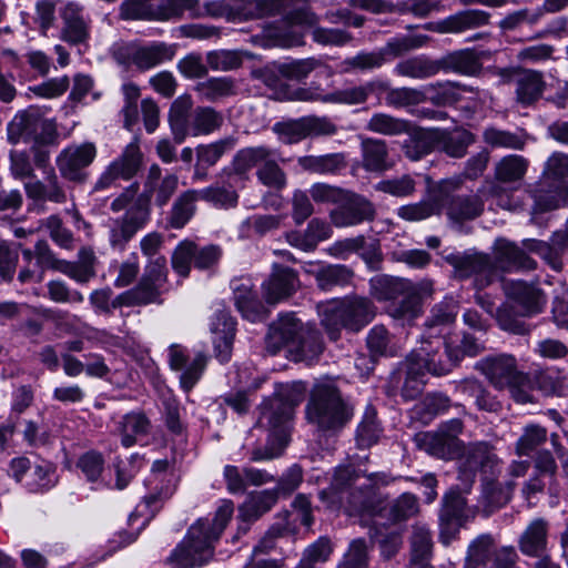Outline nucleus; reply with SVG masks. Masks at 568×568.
Wrapping results in <instances>:
<instances>
[{
    "label": "nucleus",
    "mask_w": 568,
    "mask_h": 568,
    "mask_svg": "<svg viewBox=\"0 0 568 568\" xmlns=\"http://www.w3.org/2000/svg\"><path fill=\"white\" fill-rule=\"evenodd\" d=\"M179 187V176L175 173L163 175L159 164L153 163L148 169L142 181V191L134 182L111 202L110 209L114 213L125 210L119 217L110 219L108 223V239L113 248L124 250L125 245L142 230L150 220L151 204L158 207L165 206Z\"/></svg>",
    "instance_id": "1"
},
{
    "label": "nucleus",
    "mask_w": 568,
    "mask_h": 568,
    "mask_svg": "<svg viewBox=\"0 0 568 568\" xmlns=\"http://www.w3.org/2000/svg\"><path fill=\"white\" fill-rule=\"evenodd\" d=\"M388 483L384 473L365 474L353 465H342L335 468L329 488L322 490L320 498L339 504L349 515H374L384 501L379 487Z\"/></svg>",
    "instance_id": "2"
},
{
    "label": "nucleus",
    "mask_w": 568,
    "mask_h": 568,
    "mask_svg": "<svg viewBox=\"0 0 568 568\" xmlns=\"http://www.w3.org/2000/svg\"><path fill=\"white\" fill-rule=\"evenodd\" d=\"M303 386L301 383L280 385L273 397L261 407L258 424L276 433L278 448L266 446L252 452L251 460L262 462L278 457L286 446L285 425L293 416L294 408L302 402Z\"/></svg>",
    "instance_id": "3"
},
{
    "label": "nucleus",
    "mask_w": 568,
    "mask_h": 568,
    "mask_svg": "<svg viewBox=\"0 0 568 568\" xmlns=\"http://www.w3.org/2000/svg\"><path fill=\"white\" fill-rule=\"evenodd\" d=\"M234 511L231 500H224L217 508L212 521L199 519L187 531L183 546L179 550L181 561L190 567L202 566L213 556V544L220 538Z\"/></svg>",
    "instance_id": "4"
},
{
    "label": "nucleus",
    "mask_w": 568,
    "mask_h": 568,
    "mask_svg": "<svg viewBox=\"0 0 568 568\" xmlns=\"http://www.w3.org/2000/svg\"><path fill=\"white\" fill-rule=\"evenodd\" d=\"M354 415L353 405L331 384L317 385L306 405V418L320 432L336 434Z\"/></svg>",
    "instance_id": "5"
},
{
    "label": "nucleus",
    "mask_w": 568,
    "mask_h": 568,
    "mask_svg": "<svg viewBox=\"0 0 568 568\" xmlns=\"http://www.w3.org/2000/svg\"><path fill=\"white\" fill-rule=\"evenodd\" d=\"M318 313L329 338L335 341L342 328L358 332L372 322L376 306L368 297L353 295L320 305Z\"/></svg>",
    "instance_id": "6"
},
{
    "label": "nucleus",
    "mask_w": 568,
    "mask_h": 568,
    "mask_svg": "<svg viewBox=\"0 0 568 568\" xmlns=\"http://www.w3.org/2000/svg\"><path fill=\"white\" fill-rule=\"evenodd\" d=\"M9 172L14 180L23 181L24 192L28 199L33 201H49L58 204L67 202V192L54 170L45 171L44 180L36 175L31 156L26 150L9 151Z\"/></svg>",
    "instance_id": "7"
},
{
    "label": "nucleus",
    "mask_w": 568,
    "mask_h": 568,
    "mask_svg": "<svg viewBox=\"0 0 568 568\" xmlns=\"http://www.w3.org/2000/svg\"><path fill=\"white\" fill-rule=\"evenodd\" d=\"M58 139L55 120L47 118L37 105L18 111L7 125V141L12 145L20 142H57Z\"/></svg>",
    "instance_id": "8"
},
{
    "label": "nucleus",
    "mask_w": 568,
    "mask_h": 568,
    "mask_svg": "<svg viewBox=\"0 0 568 568\" xmlns=\"http://www.w3.org/2000/svg\"><path fill=\"white\" fill-rule=\"evenodd\" d=\"M501 470V459L496 448L488 442L470 443L458 459V480L460 488L468 491L478 473L483 479L497 477Z\"/></svg>",
    "instance_id": "9"
},
{
    "label": "nucleus",
    "mask_w": 568,
    "mask_h": 568,
    "mask_svg": "<svg viewBox=\"0 0 568 568\" xmlns=\"http://www.w3.org/2000/svg\"><path fill=\"white\" fill-rule=\"evenodd\" d=\"M143 153L140 148V140L134 136L121 152L112 160L100 174L93 190L104 191L119 186V181L129 182L134 179L143 166Z\"/></svg>",
    "instance_id": "10"
},
{
    "label": "nucleus",
    "mask_w": 568,
    "mask_h": 568,
    "mask_svg": "<svg viewBox=\"0 0 568 568\" xmlns=\"http://www.w3.org/2000/svg\"><path fill=\"white\" fill-rule=\"evenodd\" d=\"M98 154L93 142L72 143L63 148L55 158V165L62 179L83 184L89 178L87 169Z\"/></svg>",
    "instance_id": "11"
},
{
    "label": "nucleus",
    "mask_w": 568,
    "mask_h": 568,
    "mask_svg": "<svg viewBox=\"0 0 568 568\" xmlns=\"http://www.w3.org/2000/svg\"><path fill=\"white\" fill-rule=\"evenodd\" d=\"M450 353L452 349L447 338L423 336L420 346L413 349L408 355L410 361L422 366L425 373L442 376L448 374L458 365Z\"/></svg>",
    "instance_id": "12"
},
{
    "label": "nucleus",
    "mask_w": 568,
    "mask_h": 568,
    "mask_svg": "<svg viewBox=\"0 0 568 568\" xmlns=\"http://www.w3.org/2000/svg\"><path fill=\"white\" fill-rule=\"evenodd\" d=\"M446 261L454 267L455 274L459 278L474 276L475 286L478 290L488 286L496 276V266L486 254L455 253L449 254Z\"/></svg>",
    "instance_id": "13"
},
{
    "label": "nucleus",
    "mask_w": 568,
    "mask_h": 568,
    "mask_svg": "<svg viewBox=\"0 0 568 568\" xmlns=\"http://www.w3.org/2000/svg\"><path fill=\"white\" fill-rule=\"evenodd\" d=\"M462 182L460 178L442 181L438 190L434 191L427 200L400 206L397 211L398 216L408 222H419L440 214L448 199V191L459 189Z\"/></svg>",
    "instance_id": "14"
},
{
    "label": "nucleus",
    "mask_w": 568,
    "mask_h": 568,
    "mask_svg": "<svg viewBox=\"0 0 568 568\" xmlns=\"http://www.w3.org/2000/svg\"><path fill=\"white\" fill-rule=\"evenodd\" d=\"M475 369L483 374L497 389H505L509 383L521 377L517 359L510 354L488 355L475 364Z\"/></svg>",
    "instance_id": "15"
},
{
    "label": "nucleus",
    "mask_w": 568,
    "mask_h": 568,
    "mask_svg": "<svg viewBox=\"0 0 568 568\" xmlns=\"http://www.w3.org/2000/svg\"><path fill=\"white\" fill-rule=\"evenodd\" d=\"M62 29L60 38L70 45L88 47L91 20L84 8L77 2H68L61 11Z\"/></svg>",
    "instance_id": "16"
},
{
    "label": "nucleus",
    "mask_w": 568,
    "mask_h": 568,
    "mask_svg": "<svg viewBox=\"0 0 568 568\" xmlns=\"http://www.w3.org/2000/svg\"><path fill=\"white\" fill-rule=\"evenodd\" d=\"M503 290L507 297L521 308V315L524 316L538 314L546 305L545 294L534 283L520 280L504 281Z\"/></svg>",
    "instance_id": "17"
},
{
    "label": "nucleus",
    "mask_w": 568,
    "mask_h": 568,
    "mask_svg": "<svg viewBox=\"0 0 568 568\" xmlns=\"http://www.w3.org/2000/svg\"><path fill=\"white\" fill-rule=\"evenodd\" d=\"M128 62L140 71H148L175 55V47L165 42H151L145 45L131 44L125 48Z\"/></svg>",
    "instance_id": "18"
},
{
    "label": "nucleus",
    "mask_w": 568,
    "mask_h": 568,
    "mask_svg": "<svg viewBox=\"0 0 568 568\" xmlns=\"http://www.w3.org/2000/svg\"><path fill=\"white\" fill-rule=\"evenodd\" d=\"M465 506L466 500L457 490L452 489L443 497L439 514V539L444 545H449L459 532Z\"/></svg>",
    "instance_id": "19"
},
{
    "label": "nucleus",
    "mask_w": 568,
    "mask_h": 568,
    "mask_svg": "<svg viewBox=\"0 0 568 568\" xmlns=\"http://www.w3.org/2000/svg\"><path fill=\"white\" fill-rule=\"evenodd\" d=\"M375 217L374 205L365 197L346 193V199L332 211V223L337 227H347L372 221Z\"/></svg>",
    "instance_id": "20"
},
{
    "label": "nucleus",
    "mask_w": 568,
    "mask_h": 568,
    "mask_svg": "<svg viewBox=\"0 0 568 568\" xmlns=\"http://www.w3.org/2000/svg\"><path fill=\"white\" fill-rule=\"evenodd\" d=\"M551 244L536 239L523 241L525 250L538 254L556 272L562 270V252L568 250V219L565 227L551 235Z\"/></svg>",
    "instance_id": "21"
},
{
    "label": "nucleus",
    "mask_w": 568,
    "mask_h": 568,
    "mask_svg": "<svg viewBox=\"0 0 568 568\" xmlns=\"http://www.w3.org/2000/svg\"><path fill=\"white\" fill-rule=\"evenodd\" d=\"M304 327L292 314H285L274 322L266 336V349L276 354L281 348L288 347L292 352Z\"/></svg>",
    "instance_id": "22"
},
{
    "label": "nucleus",
    "mask_w": 568,
    "mask_h": 568,
    "mask_svg": "<svg viewBox=\"0 0 568 568\" xmlns=\"http://www.w3.org/2000/svg\"><path fill=\"white\" fill-rule=\"evenodd\" d=\"M298 286L295 271L275 264L267 281L262 285L264 298L268 304L278 303L290 297Z\"/></svg>",
    "instance_id": "23"
},
{
    "label": "nucleus",
    "mask_w": 568,
    "mask_h": 568,
    "mask_svg": "<svg viewBox=\"0 0 568 568\" xmlns=\"http://www.w3.org/2000/svg\"><path fill=\"white\" fill-rule=\"evenodd\" d=\"M211 326L215 356L221 363H226L232 354L235 321L225 310H216Z\"/></svg>",
    "instance_id": "24"
},
{
    "label": "nucleus",
    "mask_w": 568,
    "mask_h": 568,
    "mask_svg": "<svg viewBox=\"0 0 568 568\" xmlns=\"http://www.w3.org/2000/svg\"><path fill=\"white\" fill-rule=\"evenodd\" d=\"M496 263L504 271L536 268V262L529 257L524 248L506 239H498L494 245Z\"/></svg>",
    "instance_id": "25"
},
{
    "label": "nucleus",
    "mask_w": 568,
    "mask_h": 568,
    "mask_svg": "<svg viewBox=\"0 0 568 568\" xmlns=\"http://www.w3.org/2000/svg\"><path fill=\"white\" fill-rule=\"evenodd\" d=\"M362 166L372 173H382L390 170L394 162L389 156L386 141L373 138H363L361 142Z\"/></svg>",
    "instance_id": "26"
},
{
    "label": "nucleus",
    "mask_w": 568,
    "mask_h": 568,
    "mask_svg": "<svg viewBox=\"0 0 568 568\" xmlns=\"http://www.w3.org/2000/svg\"><path fill=\"white\" fill-rule=\"evenodd\" d=\"M455 190L448 191V199L444 203L446 214L453 223L460 224L483 213L484 202L478 194L450 196V192Z\"/></svg>",
    "instance_id": "27"
},
{
    "label": "nucleus",
    "mask_w": 568,
    "mask_h": 568,
    "mask_svg": "<svg viewBox=\"0 0 568 568\" xmlns=\"http://www.w3.org/2000/svg\"><path fill=\"white\" fill-rule=\"evenodd\" d=\"M549 523L545 518L532 519L518 540L519 550L529 557H540L547 549Z\"/></svg>",
    "instance_id": "28"
},
{
    "label": "nucleus",
    "mask_w": 568,
    "mask_h": 568,
    "mask_svg": "<svg viewBox=\"0 0 568 568\" xmlns=\"http://www.w3.org/2000/svg\"><path fill=\"white\" fill-rule=\"evenodd\" d=\"M151 428V420L141 410H134L123 415L118 423V433L121 436V444L126 448L132 447L141 438L146 437Z\"/></svg>",
    "instance_id": "29"
},
{
    "label": "nucleus",
    "mask_w": 568,
    "mask_h": 568,
    "mask_svg": "<svg viewBox=\"0 0 568 568\" xmlns=\"http://www.w3.org/2000/svg\"><path fill=\"white\" fill-rule=\"evenodd\" d=\"M495 478L496 477H489L483 479L480 504L483 505V511L487 516L506 505L510 500L515 488L514 481L503 484Z\"/></svg>",
    "instance_id": "30"
},
{
    "label": "nucleus",
    "mask_w": 568,
    "mask_h": 568,
    "mask_svg": "<svg viewBox=\"0 0 568 568\" xmlns=\"http://www.w3.org/2000/svg\"><path fill=\"white\" fill-rule=\"evenodd\" d=\"M516 101L524 106L534 104L542 95L545 81L542 73L536 70L520 72L516 80Z\"/></svg>",
    "instance_id": "31"
},
{
    "label": "nucleus",
    "mask_w": 568,
    "mask_h": 568,
    "mask_svg": "<svg viewBox=\"0 0 568 568\" xmlns=\"http://www.w3.org/2000/svg\"><path fill=\"white\" fill-rule=\"evenodd\" d=\"M387 89V82L381 80L369 81L362 85L348 87L327 93L324 103L361 104L376 90Z\"/></svg>",
    "instance_id": "32"
},
{
    "label": "nucleus",
    "mask_w": 568,
    "mask_h": 568,
    "mask_svg": "<svg viewBox=\"0 0 568 568\" xmlns=\"http://www.w3.org/2000/svg\"><path fill=\"white\" fill-rule=\"evenodd\" d=\"M415 444L425 453L442 459H450L459 450L457 444L439 430L418 433Z\"/></svg>",
    "instance_id": "33"
},
{
    "label": "nucleus",
    "mask_w": 568,
    "mask_h": 568,
    "mask_svg": "<svg viewBox=\"0 0 568 568\" xmlns=\"http://www.w3.org/2000/svg\"><path fill=\"white\" fill-rule=\"evenodd\" d=\"M161 287L162 286L155 285V283L148 278L142 277L134 288L118 295L112 301V305L113 307H120L156 303L159 302Z\"/></svg>",
    "instance_id": "34"
},
{
    "label": "nucleus",
    "mask_w": 568,
    "mask_h": 568,
    "mask_svg": "<svg viewBox=\"0 0 568 568\" xmlns=\"http://www.w3.org/2000/svg\"><path fill=\"white\" fill-rule=\"evenodd\" d=\"M440 68L438 61L420 54L399 61L395 65L394 72L399 77L425 80L436 75Z\"/></svg>",
    "instance_id": "35"
},
{
    "label": "nucleus",
    "mask_w": 568,
    "mask_h": 568,
    "mask_svg": "<svg viewBox=\"0 0 568 568\" xmlns=\"http://www.w3.org/2000/svg\"><path fill=\"white\" fill-rule=\"evenodd\" d=\"M169 463L166 460L158 459L152 465V473L155 477V480H160L163 486L160 490L150 494L144 497V506L150 509V515L153 516L154 513L160 508V504L170 498L174 491V476L173 474L166 473V468Z\"/></svg>",
    "instance_id": "36"
},
{
    "label": "nucleus",
    "mask_w": 568,
    "mask_h": 568,
    "mask_svg": "<svg viewBox=\"0 0 568 568\" xmlns=\"http://www.w3.org/2000/svg\"><path fill=\"white\" fill-rule=\"evenodd\" d=\"M490 14L483 10H465L446 18L439 24L440 32L457 33L489 23Z\"/></svg>",
    "instance_id": "37"
},
{
    "label": "nucleus",
    "mask_w": 568,
    "mask_h": 568,
    "mask_svg": "<svg viewBox=\"0 0 568 568\" xmlns=\"http://www.w3.org/2000/svg\"><path fill=\"white\" fill-rule=\"evenodd\" d=\"M459 310V303L452 296L445 297L442 302L435 304L428 318L425 322L426 337H438L434 331L439 326H446L455 322Z\"/></svg>",
    "instance_id": "38"
},
{
    "label": "nucleus",
    "mask_w": 568,
    "mask_h": 568,
    "mask_svg": "<svg viewBox=\"0 0 568 568\" xmlns=\"http://www.w3.org/2000/svg\"><path fill=\"white\" fill-rule=\"evenodd\" d=\"M277 498V491L274 489L251 494L240 506L239 516L244 521L256 520L276 504Z\"/></svg>",
    "instance_id": "39"
},
{
    "label": "nucleus",
    "mask_w": 568,
    "mask_h": 568,
    "mask_svg": "<svg viewBox=\"0 0 568 568\" xmlns=\"http://www.w3.org/2000/svg\"><path fill=\"white\" fill-rule=\"evenodd\" d=\"M473 143L474 135L466 130L453 132L436 130V150L444 151L452 158H463Z\"/></svg>",
    "instance_id": "40"
},
{
    "label": "nucleus",
    "mask_w": 568,
    "mask_h": 568,
    "mask_svg": "<svg viewBox=\"0 0 568 568\" xmlns=\"http://www.w3.org/2000/svg\"><path fill=\"white\" fill-rule=\"evenodd\" d=\"M200 200L197 190L182 192L173 202L169 224L173 229H182L193 217L196 211V202Z\"/></svg>",
    "instance_id": "41"
},
{
    "label": "nucleus",
    "mask_w": 568,
    "mask_h": 568,
    "mask_svg": "<svg viewBox=\"0 0 568 568\" xmlns=\"http://www.w3.org/2000/svg\"><path fill=\"white\" fill-rule=\"evenodd\" d=\"M405 155L412 161H418L436 150V130H415L403 143Z\"/></svg>",
    "instance_id": "42"
},
{
    "label": "nucleus",
    "mask_w": 568,
    "mask_h": 568,
    "mask_svg": "<svg viewBox=\"0 0 568 568\" xmlns=\"http://www.w3.org/2000/svg\"><path fill=\"white\" fill-rule=\"evenodd\" d=\"M194 91L202 100L217 101L236 93L235 81L229 77H214L196 83Z\"/></svg>",
    "instance_id": "43"
},
{
    "label": "nucleus",
    "mask_w": 568,
    "mask_h": 568,
    "mask_svg": "<svg viewBox=\"0 0 568 568\" xmlns=\"http://www.w3.org/2000/svg\"><path fill=\"white\" fill-rule=\"evenodd\" d=\"M406 280L388 275H376L369 281V293L378 302L395 301L406 293Z\"/></svg>",
    "instance_id": "44"
},
{
    "label": "nucleus",
    "mask_w": 568,
    "mask_h": 568,
    "mask_svg": "<svg viewBox=\"0 0 568 568\" xmlns=\"http://www.w3.org/2000/svg\"><path fill=\"white\" fill-rule=\"evenodd\" d=\"M298 164L305 171L316 174H333L345 168L343 153H329L324 155H306L298 158Z\"/></svg>",
    "instance_id": "45"
},
{
    "label": "nucleus",
    "mask_w": 568,
    "mask_h": 568,
    "mask_svg": "<svg viewBox=\"0 0 568 568\" xmlns=\"http://www.w3.org/2000/svg\"><path fill=\"white\" fill-rule=\"evenodd\" d=\"M270 158H277L274 150L266 146H251L240 150L234 160L233 168L235 173L244 174L256 165H264Z\"/></svg>",
    "instance_id": "46"
},
{
    "label": "nucleus",
    "mask_w": 568,
    "mask_h": 568,
    "mask_svg": "<svg viewBox=\"0 0 568 568\" xmlns=\"http://www.w3.org/2000/svg\"><path fill=\"white\" fill-rule=\"evenodd\" d=\"M489 55L488 52H477L471 49H465L452 53L448 57V65L454 71L465 74L475 75L481 70V60Z\"/></svg>",
    "instance_id": "47"
},
{
    "label": "nucleus",
    "mask_w": 568,
    "mask_h": 568,
    "mask_svg": "<svg viewBox=\"0 0 568 568\" xmlns=\"http://www.w3.org/2000/svg\"><path fill=\"white\" fill-rule=\"evenodd\" d=\"M495 541L489 534L479 535L468 546L465 559L466 568H478L486 565L494 552Z\"/></svg>",
    "instance_id": "48"
},
{
    "label": "nucleus",
    "mask_w": 568,
    "mask_h": 568,
    "mask_svg": "<svg viewBox=\"0 0 568 568\" xmlns=\"http://www.w3.org/2000/svg\"><path fill=\"white\" fill-rule=\"evenodd\" d=\"M223 123L220 112L210 106L196 108L190 122V134L193 136L210 134Z\"/></svg>",
    "instance_id": "49"
},
{
    "label": "nucleus",
    "mask_w": 568,
    "mask_h": 568,
    "mask_svg": "<svg viewBox=\"0 0 568 568\" xmlns=\"http://www.w3.org/2000/svg\"><path fill=\"white\" fill-rule=\"evenodd\" d=\"M281 0H231L230 8L244 19L274 14Z\"/></svg>",
    "instance_id": "50"
},
{
    "label": "nucleus",
    "mask_w": 568,
    "mask_h": 568,
    "mask_svg": "<svg viewBox=\"0 0 568 568\" xmlns=\"http://www.w3.org/2000/svg\"><path fill=\"white\" fill-rule=\"evenodd\" d=\"M353 271L345 265H327L321 267L315 275L317 286L322 291H329L334 286H344L353 278Z\"/></svg>",
    "instance_id": "51"
},
{
    "label": "nucleus",
    "mask_w": 568,
    "mask_h": 568,
    "mask_svg": "<svg viewBox=\"0 0 568 568\" xmlns=\"http://www.w3.org/2000/svg\"><path fill=\"white\" fill-rule=\"evenodd\" d=\"M433 550V540L430 530L423 524H415L412 527L410 554L412 561L422 564L429 559Z\"/></svg>",
    "instance_id": "52"
},
{
    "label": "nucleus",
    "mask_w": 568,
    "mask_h": 568,
    "mask_svg": "<svg viewBox=\"0 0 568 568\" xmlns=\"http://www.w3.org/2000/svg\"><path fill=\"white\" fill-rule=\"evenodd\" d=\"M367 346L373 356H395L399 348L383 325H375L369 331Z\"/></svg>",
    "instance_id": "53"
},
{
    "label": "nucleus",
    "mask_w": 568,
    "mask_h": 568,
    "mask_svg": "<svg viewBox=\"0 0 568 568\" xmlns=\"http://www.w3.org/2000/svg\"><path fill=\"white\" fill-rule=\"evenodd\" d=\"M459 389L475 398V404L480 410L496 413L501 408V404L487 389L484 388L477 379H465L459 385Z\"/></svg>",
    "instance_id": "54"
},
{
    "label": "nucleus",
    "mask_w": 568,
    "mask_h": 568,
    "mask_svg": "<svg viewBox=\"0 0 568 568\" xmlns=\"http://www.w3.org/2000/svg\"><path fill=\"white\" fill-rule=\"evenodd\" d=\"M405 368V381L402 388V395L405 399H415L422 392L425 384L426 373L422 369V366L416 362L410 361V356L407 355L403 363Z\"/></svg>",
    "instance_id": "55"
},
{
    "label": "nucleus",
    "mask_w": 568,
    "mask_h": 568,
    "mask_svg": "<svg viewBox=\"0 0 568 568\" xmlns=\"http://www.w3.org/2000/svg\"><path fill=\"white\" fill-rule=\"evenodd\" d=\"M320 68L327 69V67L321 60L315 58H306L280 63L277 71L282 77L288 80L301 81Z\"/></svg>",
    "instance_id": "56"
},
{
    "label": "nucleus",
    "mask_w": 568,
    "mask_h": 568,
    "mask_svg": "<svg viewBox=\"0 0 568 568\" xmlns=\"http://www.w3.org/2000/svg\"><path fill=\"white\" fill-rule=\"evenodd\" d=\"M547 429L537 424L526 425L517 439L515 452L518 456H529L547 440Z\"/></svg>",
    "instance_id": "57"
},
{
    "label": "nucleus",
    "mask_w": 568,
    "mask_h": 568,
    "mask_svg": "<svg viewBox=\"0 0 568 568\" xmlns=\"http://www.w3.org/2000/svg\"><path fill=\"white\" fill-rule=\"evenodd\" d=\"M385 63L384 53L378 51H361L356 55L346 58L341 62V70L345 73L354 71H369L381 68Z\"/></svg>",
    "instance_id": "58"
},
{
    "label": "nucleus",
    "mask_w": 568,
    "mask_h": 568,
    "mask_svg": "<svg viewBox=\"0 0 568 568\" xmlns=\"http://www.w3.org/2000/svg\"><path fill=\"white\" fill-rule=\"evenodd\" d=\"M288 517L290 514L287 511L278 515L276 521L268 528L260 542L254 547L253 556L270 552L275 547L277 538L284 537L292 531Z\"/></svg>",
    "instance_id": "59"
},
{
    "label": "nucleus",
    "mask_w": 568,
    "mask_h": 568,
    "mask_svg": "<svg viewBox=\"0 0 568 568\" xmlns=\"http://www.w3.org/2000/svg\"><path fill=\"white\" fill-rule=\"evenodd\" d=\"M399 302L393 301L386 308L387 314L404 322H410L418 317L422 313L420 298L415 297L412 293H400Z\"/></svg>",
    "instance_id": "60"
},
{
    "label": "nucleus",
    "mask_w": 568,
    "mask_h": 568,
    "mask_svg": "<svg viewBox=\"0 0 568 568\" xmlns=\"http://www.w3.org/2000/svg\"><path fill=\"white\" fill-rule=\"evenodd\" d=\"M367 130L384 135H399L409 132V124L389 114L376 113L367 122Z\"/></svg>",
    "instance_id": "61"
},
{
    "label": "nucleus",
    "mask_w": 568,
    "mask_h": 568,
    "mask_svg": "<svg viewBox=\"0 0 568 568\" xmlns=\"http://www.w3.org/2000/svg\"><path fill=\"white\" fill-rule=\"evenodd\" d=\"M292 352H296L300 361H313L323 352L320 333L313 328H304Z\"/></svg>",
    "instance_id": "62"
},
{
    "label": "nucleus",
    "mask_w": 568,
    "mask_h": 568,
    "mask_svg": "<svg viewBox=\"0 0 568 568\" xmlns=\"http://www.w3.org/2000/svg\"><path fill=\"white\" fill-rule=\"evenodd\" d=\"M527 170V162L520 155H507L496 165V179L501 182H514L520 180Z\"/></svg>",
    "instance_id": "63"
},
{
    "label": "nucleus",
    "mask_w": 568,
    "mask_h": 568,
    "mask_svg": "<svg viewBox=\"0 0 568 568\" xmlns=\"http://www.w3.org/2000/svg\"><path fill=\"white\" fill-rule=\"evenodd\" d=\"M333 552V546L327 537H320L303 552V557L295 568H316V562H325Z\"/></svg>",
    "instance_id": "64"
}]
</instances>
